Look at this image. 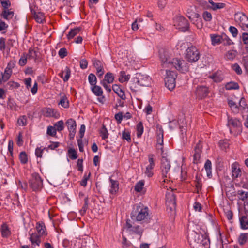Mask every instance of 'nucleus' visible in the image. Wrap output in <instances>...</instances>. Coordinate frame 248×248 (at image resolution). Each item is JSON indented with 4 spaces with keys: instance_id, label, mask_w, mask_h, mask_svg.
<instances>
[{
    "instance_id": "obj_1",
    "label": "nucleus",
    "mask_w": 248,
    "mask_h": 248,
    "mask_svg": "<svg viewBox=\"0 0 248 248\" xmlns=\"http://www.w3.org/2000/svg\"><path fill=\"white\" fill-rule=\"evenodd\" d=\"M187 239L192 248H209L210 241L205 234L200 232L199 226L192 225L188 228Z\"/></svg>"
},
{
    "instance_id": "obj_2",
    "label": "nucleus",
    "mask_w": 248,
    "mask_h": 248,
    "mask_svg": "<svg viewBox=\"0 0 248 248\" xmlns=\"http://www.w3.org/2000/svg\"><path fill=\"white\" fill-rule=\"evenodd\" d=\"M159 58L163 67L175 69L184 72L186 71L187 68L186 63L184 61L178 59H171L169 52L164 49L161 48L159 50Z\"/></svg>"
},
{
    "instance_id": "obj_3",
    "label": "nucleus",
    "mask_w": 248,
    "mask_h": 248,
    "mask_svg": "<svg viewBox=\"0 0 248 248\" xmlns=\"http://www.w3.org/2000/svg\"><path fill=\"white\" fill-rule=\"evenodd\" d=\"M131 219L141 223H148L150 219L148 207L141 203H139L131 213Z\"/></svg>"
},
{
    "instance_id": "obj_4",
    "label": "nucleus",
    "mask_w": 248,
    "mask_h": 248,
    "mask_svg": "<svg viewBox=\"0 0 248 248\" xmlns=\"http://www.w3.org/2000/svg\"><path fill=\"white\" fill-rule=\"evenodd\" d=\"M126 232L131 235L137 236L140 238L144 232V229L140 225L132 224L130 219H127L124 226Z\"/></svg>"
},
{
    "instance_id": "obj_5",
    "label": "nucleus",
    "mask_w": 248,
    "mask_h": 248,
    "mask_svg": "<svg viewBox=\"0 0 248 248\" xmlns=\"http://www.w3.org/2000/svg\"><path fill=\"white\" fill-rule=\"evenodd\" d=\"M148 162L145 163V168H142V171L148 178L152 177L154 174V170L155 166L156 158L155 155L150 154L148 155Z\"/></svg>"
},
{
    "instance_id": "obj_6",
    "label": "nucleus",
    "mask_w": 248,
    "mask_h": 248,
    "mask_svg": "<svg viewBox=\"0 0 248 248\" xmlns=\"http://www.w3.org/2000/svg\"><path fill=\"white\" fill-rule=\"evenodd\" d=\"M185 58L189 62H195L200 58V51L195 46H191L186 49Z\"/></svg>"
},
{
    "instance_id": "obj_7",
    "label": "nucleus",
    "mask_w": 248,
    "mask_h": 248,
    "mask_svg": "<svg viewBox=\"0 0 248 248\" xmlns=\"http://www.w3.org/2000/svg\"><path fill=\"white\" fill-rule=\"evenodd\" d=\"M227 125L230 133L234 135L239 134L242 131V124L237 118L228 117Z\"/></svg>"
},
{
    "instance_id": "obj_8",
    "label": "nucleus",
    "mask_w": 248,
    "mask_h": 248,
    "mask_svg": "<svg viewBox=\"0 0 248 248\" xmlns=\"http://www.w3.org/2000/svg\"><path fill=\"white\" fill-rule=\"evenodd\" d=\"M176 73L173 71L166 70V77L165 78V86L170 90H172L176 86Z\"/></svg>"
},
{
    "instance_id": "obj_9",
    "label": "nucleus",
    "mask_w": 248,
    "mask_h": 248,
    "mask_svg": "<svg viewBox=\"0 0 248 248\" xmlns=\"http://www.w3.org/2000/svg\"><path fill=\"white\" fill-rule=\"evenodd\" d=\"M30 187L33 191L40 190L43 186V180L37 173H33L31 175V178L29 181Z\"/></svg>"
},
{
    "instance_id": "obj_10",
    "label": "nucleus",
    "mask_w": 248,
    "mask_h": 248,
    "mask_svg": "<svg viewBox=\"0 0 248 248\" xmlns=\"http://www.w3.org/2000/svg\"><path fill=\"white\" fill-rule=\"evenodd\" d=\"M174 25L182 31H186L189 28V23L186 18L182 16H176L173 19Z\"/></svg>"
},
{
    "instance_id": "obj_11",
    "label": "nucleus",
    "mask_w": 248,
    "mask_h": 248,
    "mask_svg": "<svg viewBox=\"0 0 248 248\" xmlns=\"http://www.w3.org/2000/svg\"><path fill=\"white\" fill-rule=\"evenodd\" d=\"M234 18L243 30L248 29V18L242 13H237L235 14Z\"/></svg>"
},
{
    "instance_id": "obj_12",
    "label": "nucleus",
    "mask_w": 248,
    "mask_h": 248,
    "mask_svg": "<svg viewBox=\"0 0 248 248\" xmlns=\"http://www.w3.org/2000/svg\"><path fill=\"white\" fill-rule=\"evenodd\" d=\"M166 205L170 206V210L175 209L176 206V198L172 191L168 192L166 194Z\"/></svg>"
},
{
    "instance_id": "obj_13",
    "label": "nucleus",
    "mask_w": 248,
    "mask_h": 248,
    "mask_svg": "<svg viewBox=\"0 0 248 248\" xmlns=\"http://www.w3.org/2000/svg\"><path fill=\"white\" fill-rule=\"evenodd\" d=\"M151 80L149 76L139 74L137 78V82L141 86H149L151 85Z\"/></svg>"
},
{
    "instance_id": "obj_14",
    "label": "nucleus",
    "mask_w": 248,
    "mask_h": 248,
    "mask_svg": "<svg viewBox=\"0 0 248 248\" xmlns=\"http://www.w3.org/2000/svg\"><path fill=\"white\" fill-rule=\"evenodd\" d=\"M66 124L69 131V136L70 139H73L76 132V123L73 119H69L66 122Z\"/></svg>"
},
{
    "instance_id": "obj_15",
    "label": "nucleus",
    "mask_w": 248,
    "mask_h": 248,
    "mask_svg": "<svg viewBox=\"0 0 248 248\" xmlns=\"http://www.w3.org/2000/svg\"><path fill=\"white\" fill-rule=\"evenodd\" d=\"M211 44L213 46H216L221 44L223 40L227 38L225 34L218 35L217 34H210Z\"/></svg>"
},
{
    "instance_id": "obj_16",
    "label": "nucleus",
    "mask_w": 248,
    "mask_h": 248,
    "mask_svg": "<svg viewBox=\"0 0 248 248\" xmlns=\"http://www.w3.org/2000/svg\"><path fill=\"white\" fill-rule=\"evenodd\" d=\"M109 192L111 196L115 195L119 190V183L116 180H114L109 177Z\"/></svg>"
},
{
    "instance_id": "obj_17",
    "label": "nucleus",
    "mask_w": 248,
    "mask_h": 248,
    "mask_svg": "<svg viewBox=\"0 0 248 248\" xmlns=\"http://www.w3.org/2000/svg\"><path fill=\"white\" fill-rule=\"evenodd\" d=\"M170 168V162L166 159H163L161 162V174L163 178L167 177Z\"/></svg>"
},
{
    "instance_id": "obj_18",
    "label": "nucleus",
    "mask_w": 248,
    "mask_h": 248,
    "mask_svg": "<svg viewBox=\"0 0 248 248\" xmlns=\"http://www.w3.org/2000/svg\"><path fill=\"white\" fill-rule=\"evenodd\" d=\"M232 177L236 179L241 176V170L238 163L235 162L231 165Z\"/></svg>"
},
{
    "instance_id": "obj_19",
    "label": "nucleus",
    "mask_w": 248,
    "mask_h": 248,
    "mask_svg": "<svg viewBox=\"0 0 248 248\" xmlns=\"http://www.w3.org/2000/svg\"><path fill=\"white\" fill-rule=\"evenodd\" d=\"M93 65L96 69V74L99 78H101L104 74V65L102 62L98 60L93 61Z\"/></svg>"
},
{
    "instance_id": "obj_20",
    "label": "nucleus",
    "mask_w": 248,
    "mask_h": 248,
    "mask_svg": "<svg viewBox=\"0 0 248 248\" xmlns=\"http://www.w3.org/2000/svg\"><path fill=\"white\" fill-rule=\"evenodd\" d=\"M209 93L208 88L205 86H199L197 87L196 94L199 98L206 97Z\"/></svg>"
},
{
    "instance_id": "obj_21",
    "label": "nucleus",
    "mask_w": 248,
    "mask_h": 248,
    "mask_svg": "<svg viewBox=\"0 0 248 248\" xmlns=\"http://www.w3.org/2000/svg\"><path fill=\"white\" fill-rule=\"evenodd\" d=\"M44 115L47 117H55L57 118L60 114L58 111L52 108H45L43 110Z\"/></svg>"
},
{
    "instance_id": "obj_22",
    "label": "nucleus",
    "mask_w": 248,
    "mask_h": 248,
    "mask_svg": "<svg viewBox=\"0 0 248 248\" xmlns=\"http://www.w3.org/2000/svg\"><path fill=\"white\" fill-rule=\"evenodd\" d=\"M41 236L36 233H32L30 235L29 239L31 243V247L35 248L40 246L41 242Z\"/></svg>"
},
{
    "instance_id": "obj_23",
    "label": "nucleus",
    "mask_w": 248,
    "mask_h": 248,
    "mask_svg": "<svg viewBox=\"0 0 248 248\" xmlns=\"http://www.w3.org/2000/svg\"><path fill=\"white\" fill-rule=\"evenodd\" d=\"M202 153V145H201L200 142L198 143L195 148L194 151V155H193V162L194 163H198L200 161L201 158V155Z\"/></svg>"
},
{
    "instance_id": "obj_24",
    "label": "nucleus",
    "mask_w": 248,
    "mask_h": 248,
    "mask_svg": "<svg viewBox=\"0 0 248 248\" xmlns=\"http://www.w3.org/2000/svg\"><path fill=\"white\" fill-rule=\"evenodd\" d=\"M112 89L121 99L124 100L126 96L123 88L119 85L114 84L112 86Z\"/></svg>"
},
{
    "instance_id": "obj_25",
    "label": "nucleus",
    "mask_w": 248,
    "mask_h": 248,
    "mask_svg": "<svg viewBox=\"0 0 248 248\" xmlns=\"http://www.w3.org/2000/svg\"><path fill=\"white\" fill-rule=\"evenodd\" d=\"M208 3L210 6H207V9H211L213 11L224 8L226 5L224 3H215L212 0H208Z\"/></svg>"
},
{
    "instance_id": "obj_26",
    "label": "nucleus",
    "mask_w": 248,
    "mask_h": 248,
    "mask_svg": "<svg viewBox=\"0 0 248 248\" xmlns=\"http://www.w3.org/2000/svg\"><path fill=\"white\" fill-rule=\"evenodd\" d=\"M145 182L144 180H141L138 182L134 186V190L136 192L144 194L146 190L144 187Z\"/></svg>"
},
{
    "instance_id": "obj_27",
    "label": "nucleus",
    "mask_w": 248,
    "mask_h": 248,
    "mask_svg": "<svg viewBox=\"0 0 248 248\" xmlns=\"http://www.w3.org/2000/svg\"><path fill=\"white\" fill-rule=\"evenodd\" d=\"M59 76L63 79L64 82L67 81L71 76L70 69L67 66L65 67L64 69L59 74Z\"/></svg>"
},
{
    "instance_id": "obj_28",
    "label": "nucleus",
    "mask_w": 248,
    "mask_h": 248,
    "mask_svg": "<svg viewBox=\"0 0 248 248\" xmlns=\"http://www.w3.org/2000/svg\"><path fill=\"white\" fill-rule=\"evenodd\" d=\"M14 13L10 9L3 10L0 14V16L5 20H9L14 16Z\"/></svg>"
},
{
    "instance_id": "obj_29",
    "label": "nucleus",
    "mask_w": 248,
    "mask_h": 248,
    "mask_svg": "<svg viewBox=\"0 0 248 248\" xmlns=\"http://www.w3.org/2000/svg\"><path fill=\"white\" fill-rule=\"evenodd\" d=\"M36 229L38 233V235L42 236L46 234V227L43 222H37L36 223Z\"/></svg>"
},
{
    "instance_id": "obj_30",
    "label": "nucleus",
    "mask_w": 248,
    "mask_h": 248,
    "mask_svg": "<svg viewBox=\"0 0 248 248\" xmlns=\"http://www.w3.org/2000/svg\"><path fill=\"white\" fill-rule=\"evenodd\" d=\"M186 15L189 19L193 22H194L195 21H196L200 19V15L198 13L189 11V9L187 10Z\"/></svg>"
},
{
    "instance_id": "obj_31",
    "label": "nucleus",
    "mask_w": 248,
    "mask_h": 248,
    "mask_svg": "<svg viewBox=\"0 0 248 248\" xmlns=\"http://www.w3.org/2000/svg\"><path fill=\"white\" fill-rule=\"evenodd\" d=\"M32 15L35 21L38 23H43L45 21V18L44 14L40 11Z\"/></svg>"
},
{
    "instance_id": "obj_32",
    "label": "nucleus",
    "mask_w": 248,
    "mask_h": 248,
    "mask_svg": "<svg viewBox=\"0 0 248 248\" xmlns=\"http://www.w3.org/2000/svg\"><path fill=\"white\" fill-rule=\"evenodd\" d=\"M240 227L243 230L248 229V219L246 216H242L239 217Z\"/></svg>"
},
{
    "instance_id": "obj_33",
    "label": "nucleus",
    "mask_w": 248,
    "mask_h": 248,
    "mask_svg": "<svg viewBox=\"0 0 248 248\" xmlns=\"http://www.w3.org/2000/svg\"><path fill=\"white\" fill-rule=\"evenodd\" d=\"M12 71L8 68H5L4 73H1L2 78H0V83L2 81H6L8 80L12 74Z\"/></svg>"
},
{
    "instance_id": "obj_34",
    "label": "nucleus",
    "mask_w": 248,
    "mask_h": 248,
    "mask_svg": "<svg viewBox=\"0 0 248 248\" xmlns=\"http://www.w3.org/2000/svg\"><path fill=\"white\" fill-rule=\"evenodd\" d=\"M239 110H242L244 112L248 111V106L246 104V100L244 97H242L239 102V106H238Z\"/></svg>"
},
{
    "instance_id": "obj_35",
    "label": "nucleus",
    "mask_w": 248,
    "mask_h": 248,
    "mask_svg": "<svg viewBox=\"0 0 248 248\" xmlns=\"http://www.w3.org/2000/svg\"><path fill=\"white\" fill-rule=\"evenodd\" d=\"M114 75L111 72H107L104 76V79L101 81H105L108 83H112L114 80Z\"/></svg>"
},
{
    "instance_id": "obj_36",
    "label": "nucleus",
    "mask_w": 248,
    "mask_h": 248,
    "mask_svg": "<svg viewBox=\"0 0 248 248\" xmlns=\"http://www.w3.org/2000/svg\"><path fill=\"white\" fill-rule=\"evenodd\" d=\"M81 31L80 27H76L74 29H71L68 34L67 35V37L68 40H70L77 35Z\"/></svg>"
},
{
    "instance_id": "obj_37",
    "label": "nucleus",
    "mask_w": 248,
    "mask_h": 248,
    "mask_svg": "<svg viewBox=\"0 0 248 248\" xmlns=\"http://www.w3.org/2000/svg\"><path fill=\"white\" fill-rule=\"evenodd\" d=\"M206 170L207 176L209 178H211L212 176V163L210 160H207L204 164V166Z\"/></svg>"
},
{
    "instance_id": "obj_38",
    "label": "nucleus",
    "mask_w": 248,
    "mask_h": 248,
    "mask_svg": "<svg viewBox=\"0 0 248 248\" xmlns=\"http://www.w3.org/2000/svg\"><path fill=\"white\" fill-rule=\"evenodd\" d=\"M91 90L92 92L93 93V94L98 97H99L103 95V91L102 88L99 86H97L96 85L93 86V87H91Z\"/></svg>"
},
{
    "instance_id": "obj_39",
    "label": "nucleus",
    "mask_w": 248,
    "mask_h": 248,
    "mask_svg": "<svg viewBox=\"0 0 248 248\" xmlns=\"http://www.w3.org/2000/svg\"><path fill=\"white\" fill-rule=\"evenodd\" d=\"M130 78V75H126L125 72L124 71H122L120 73V76L119 78V81L121 83L127 82Z\"/></svg>"
},
{
    "instance_id": "obj_40",
    "label": "nucleus",
    "mask_w": 248,
    "mask_h": 248,
    "mask_svg": "<svg viewBox=\"0 0 248 248\" xmlns=\"http://www.w3.org/2000/svg\"><path fill=\"white\" fill-rule=\"evenodd\" d=\"M99 134L102 139L105 140L108 137L109 133L106 127L103 124L99 130Z\"/></svg>"
},
{
    "instance_id": "obj_41",
    "label": "nucleus",
    "mask_w": 248,
    "mask_h": 248,
    "mask_svg": "<svg viewBox=\"0 0 248 248\" xmlns=\"http://www.w3.org/2000/svg\"><path fill=\"white\" fill-rule=\"evenodd\" d=\"M1 232L2 236L4 237H8L11 233L8 227L5 224L2 225L1 227Z\"/></svg>"
},
{
    "instance_id": "obj_42",
    "label": "nucleus",
    "mask_w": 248,
    "mask_h": 248,
    "mask_svg": "<svg viewBox=\"0 0 248 248\" xmlns=\"http://www.w3.org/2000/svg\"><path fill=\"white\" fill-rule=\"evenodd\" d=\"M157 143L161 146L163 144V131L161 128L157 131Z\"/></svg>"
},
{
    "instance_id": "obj_43",
    "label": "nucleus",
    "mask_w": 248,
    "mask_h": 248,
    "mask_svg": "<svg viewBox=\"0 0 248 248\" xmlns=\"http://www.w3.org/2000/svg\"><path fill=\"white\" fill-rule=\"evenodd\" d=\"M210 77L216 82H220L223 80V77L219 72L214 73Z\"/></svg>"
},
{
    "instance_id": "obj_44",
    "label": "nucleus",
    "mask_w": 248,
    "mask_h": 248,
    "mask_svg": "<svg viewBox=\"0 0 248 248\" xmlns=\"http://www.w3.org/2000/svg\"><path fill=\"white\" fill-rule=\"evenodd\" d=\"M136 129H137V136L138 138L141 137V135L143 133V125L141 122H140L138 123L136 125Z\"/></svg>"
},
{
    "instance_id": "obj_45",
    "label": "nucleus",
    "mask_w": 248,
    "mask_h": 248,
    "mask_svg": "<svg viewBox=\"0 0 248 248\" xmlns=\"http://www.w3.org/2000/svg\"><path fill=\"white\" fill-rule=\"evenodd\" d=\"M225 87L226 89L228 90L238 89L239 88L238 83L235 82H228L226 83Z\"/></svg>"
},
{
    "instance_id": "obj_46",
    "label": "nucleus",
    "mask_w": 248,
    "mask_h": 248,
    "mask_svg": "<svg viewBox=\"0 0 248 248\" xmlns=\"http://www.w3.org/2000/svg\"><path fill=\"white\" fill-rule=\"evenodd\" d=\"M248 239V233H241L238 238V242L240 245L245 244Z\"/></svg>"
},
{
    "instance_id": "obj_47",
    "label": "nucleus",
    "mask_w": 248,
    "mask_h": 248,
    "mask_svg": "<svg viewBox=\"0 0 248 248\" xmlns=\"http://www.w3.org/2000/svg\"><path fill=\"white\" fill-rule=\"evenodd\" d=\"M29 8L32 15L40 11L38 6L34 1H32L31 3H30Z\"/></svg>"
},
{
    "instance_id": "obj_48",
    "label": "nucleus",
    "mask_w": 248,
    "mask_h": 248,
    "mask_svg": "<svg viewBox=\"0 0 248 248\" xmlns=\"http://www.w3.org/2000/svg\"><path fill=\"white\" fill-rule=\"evenodd\" d=\"M88 81L91 87L96 85L97 83V78L94 74L91 73L88 76Z\"/></svg>"
},
{
    "instance_id": "obj_49",
    "label": "nucleus",
    "mask_w": 248,
    "mask_h": 248,
    "mask_svg": "<svg viewBox=\"0 0 248 248\" xmlns=\"http://www.w3.org/2000/svg\"><path fill=\"white\" fill-rule=\"evenodd\" d=\"M67 154L69 157L72 160H75L78 157L76 151L73 148H70L68 150Z\"/></svg>"
},
{
    "instance_id": "obj_50",
    "label": "nucleus",
    "mask_w": 248,
    "mask_h": 248,
    "mask_svg": "<svg viewBox=\"0 0 248 248\" xmlns=\"http://www.w3.org/2000/svg\"><path fill=\"white\" fill-rule=\"evenodd\" d=\"M228 104L233 112L235 113L238 112L239 108L235 102L233 100H229L228 101Z\"/></svg>"
},
{
    "instance_id": "obj_51",
    "label": "nucleus",
    "mask_w": 248,
    "mask_h": 248,
    "mask_svg": "<svg viewBox=\"0 0 248 248\" xmlns=\"http://www.w3.org/2000/svg\"><path fill=\"white\" fill-rule=\"evenodd\" d=\"M238 198L242 201H245L248 198V193L242 190L237 191Z\"/></svg>"
},
{
    "instance_id": "obj_52",
    "label": "nucleus",
    "mask_w": 248,
    "mask_h": 248,
    "mask_svg": "<svg viewBox=\"0 0 248 248\" xmlns=\"http://www.w3.org/2000/svg\"><path fill=\"white\" fill-rule=\"evenodd\" d=\"M59 105H60L64 108H68L69 107V101L65 96H63L61 98Z\"/></svg>"
},
{
    "instance_id": "obj_53",
    "label": "nucleus",
    "mask_w": 248,
    "mask_h": 248,
    "mask_svg": "<svg viewBox=\"0 0 248 248\" xmlns=\"http://www.w3.org/2000/svg\"><path fill=\"white\" fill-rule=\"evenodd\" d=\"M122 139L125 140L128 142H130L131 141L130 132L128 130H124L122 131Z\"/></svg>"
},
{
    "instance_id": "obj_54",
    "label": "nucleus",
    "mask_w": 248,
    "mask_h": 248,
    "mask_svg": "<svg viewBox=\"0 0 248 248\" xmlns=\"http://www.w3.org/2000/svg\"><path fill=\"white\" fill-rule=\"evenodd\" d=\"M46 149V148L44 146H40L37 147L35 151V155L37 157L42 158L43 153H44V150Z\"/></svg>"
},
{
    "instance_id": "obj_55",
    "label": "nucleus",
    "mask_w": 248,
    "mask_h": 248,
    "mask_svg": "<svg viewBox=\"0 0 248 248\" xmlns=\"http://www.w3.org/2000/svg\"><path fill=\"white\" fill-rule=\"evenodd\" d=\"M236 51L235 50H231L226 53L225 58L227 60H233L236 56Z\"/></svg>"
},
{
    "instance_id": "obj_56",
    "label": "nucleus",
    "mask_w": 248,
    "mask_h": 248,
    "mask_svg": "<svg viewBox=\"0 0 248 248\" xmlns=\"http://www.w3.org/2000/svg\"><path fill=\"white\" fill-rule=\"evenodd\" d=\"M202 17L203 19L207 22H210L212 19V16L211 13L205 11H204L202 13Z\"/></svg>"
},
{
    "instance_id": "obj_57",
    "label": "nucleus",
    "mask_w": 248,
    "mask_h": 248,
    "mask_svg": "<svg viewBox=\"0 0 248 248\" xmlns=\"http://www.w3.org/2000/svg\"><path fill=\"white\" fill-rule=\"evenodd\" d=\"M19 159L22 164H25L28 161V156L25 152H22L19 155Z\"/></svg>"
},
{
    "instance_id": "obj_58",
    "label": "nucleus",
    "mask_w": 248,
    "mask_h": 248,
    "mask_svg": "<svg viewBox=\"0 0 248 248\" xmlns=\"http://www.w3.org/2000/svg\"><path fill=\"white\" fill-rule=\"evenodd\" d=\"M54 126L56 130L58 131H61L63 130L64 129V123L63 121L61 120L57 122L54 124Z\"/></svg>"
},
{
    "instance_id": "obj_59",
    "label": "nucleus",
    "mask_w": 248,
    "mask_h": 248,
    "mask_svg": "<svg viewBox=\"0 0 248 248\" xmlns=\"http://www.w3.org/2000/svg\"><path fill=\"white\" fill-rule=\"evenodd\" d=\"M90 173H89L88 174H87L86 173L84 174L83 179L80 182V184L81 186L84 187L87 186V181L89 180L90 177Z\"/></svg>"
},
{
    "instance_id": "obj_60",
    "label": "nucleus",
    "mask_w": 248,
    "mask_h": 248,
    "mask_svg": "<svg viewBox=\"0 0 248 248\" xmlns=\"http://www.w3.org/2000/svg\"><path fill=\"white\" fill-rule=\"evenodd\" d=\"M27 118L25 116H20L17 120V124L19 126H25L27 124Z\"/></svg>"
},
{
    "instance_id": "obj_61",
    "label": "nucleus",
    "mask_w": 248,
    "mask_h": 248,
    "mask_svg": "<svg viewBox=\"0 0 248 248\" xmlns=\"http://www.w3.org/2000/svg\"><path fill=\"white\" fill-rule=\"evenodd\" d=\"M219 145L222 150H226L229 147V143L228 141L226 140H221L219 142Z\"/></svg>"
},
{
    "instance_id": "obj_62",
    "label": "nucleus",
    "mask_w": 248,
    "mask_h": 248,
    "mask_svg": "<svg viewBox=\"0 0 248 248\" xmlns=\"http://www.w3.org/2000/svg\"><path fill=\"white\" fill-rule=\"evenodd\" d=\"M0 3L3 8V10L8 9L11 6V2L9 0H0Z\"/></svg>"
},
{
    "instance_id": "obj_63",
    "label": "nucleus",
    "mask_w": 248,
    "mask_h": 248,
    "mask_svg": "<svg viewBox=\"0 0 248 248\" xmlns=\"http://www.w3.org/2000/svg\"><path fill=\"white\" fill-rule=\"evenodd\" d=\"M186 46V43L183 41H179L177 43L176 47L177 49L183 50Z\"/></svg>"
},
{
    "instance_id": "obj_64",
    "label": "nucleus",
    "mask_w": 248,
    "mask_h": 248,
    "mask_svg": "<svg viewBox=\"0 0 248 248\" xmlns=\"http://www.w3.org/2000/svg\"><path fill=\"white\" fill-rule=\"evenodd\" d=\"M56 131L55 127L52 126H49L47 129V133L51 136H54L56 134Z\"/></svg>"
}]
</instances>
